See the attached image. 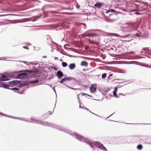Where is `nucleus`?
I'll return each instance as SVG.
<instances>
[{
	"label": "nucleus",
	"mask_w": 151,
	"mask_h": 151,
	"mask_svg": "<svg viewBox=\"0 0 151 151\" xmlns=\"http://www.w3.org/2000/svg\"><path fill=\"white\" fill-rule=\"evenodd\" d=\"M70 135L72 137H75L76 139L82 142H85L89 145L93 149H95L94 146L93 145H95V142L93 143L91 140L89 139L87 137H83L75 133H70Z\"/></svg>",
	"instance_id": "nucleus-1"
},
{
	"label": "nucleus",
	"mask_w": 151,
	"mask_h": 151,
	"mask_svg": "<svg viewBox=\"0 0 151 151\" xmlns=\"http://www.w3.org/2000/svg\"><path fill=\"white\" fill-rule=\"evenodd\" d=\"M40 124L44 126L51 127L60 131L66 133H67L69 134H70V132H69V131L67 129H64L60 126L57 125L53 123H50L45 121H42L41 120Z\"/></svg>",
	"instance_id": "nucleus-2"
},
{
	"label": "nucleus",
	"mask_w": 151,
	"mask_h": 151,
	"mask_svg": "<svg viewBox=\"0 0 151 151\" xmlns=\"http://www.w3.org/2000/svg\"><path fill=\"white\" fill-rule=\"evenodd\" d=\"M16 78L19 79L28 80L29 78L27 73H24L18 74Z\"/></svg>",
	"instance_id": "nucleus-3"
},
{
	"label": "nucleus",
	"mask_w": 151,
	"mask_h": 151,
	"mask_svg": "<svg viewBox=\"0 0 151 151\" xmlns=\"http://www.w3.org/2000/svg\"><path fill=\"white\" fill-rule=\"evenodd\" d=\"M95 145L98 148L102 150L103 151H108L103 144L100 142L95 141Z\"/></svg>",
	"instance_id": "nucleus-4"
},
{
	"label": "nucleus",
	"mask_w": 151,
	"mask_h": 151,
	"mask_svg": "<svg viewBox=\"0 0 151 151\" xmlns=\"http://www.w3.org/2000/svg\"><path fill=\"white\" fill-rule=\"evenodd\" d=\"M39 82V80L37 79L35 80L31 81L29 82H23L18 85L19 87H21L26 85H29V83H36L37 84Z\"/></svg>",
	"instance_id": "nucleus-5"
},
{
	"label": "nucleus",
	"mask_w": 151,
	"mask_h": 151,
	"mask_svg": "<svg viewBox=\"0 0 151 151\" xmlns=\"http://www.w3.org/2000/svg\"><path fill=\"white\" fill-rule=\"evenodd\" d=\"M138 27V25L136 23L131 24L128 27L127 30L129 32H131L132 31L136 29Z\"/></svg>",
	"instance_id": "nucleus-6"
},
{
	"label": "nucleus",
	"mask_w": 151,
	"mask_h": 151,
	"mask_svg": "<svg viewBox=\"0 0 151 151\" xmlns=\"http://www.w3.org/2000/svg\"><path fill=\"white\" fill-rule=\"evenodd\" d=\"M9 80L10 79L7 75H4L0 77V81H6Z\"/></svg>",
	"instance_id": "nucleus-7"
},
{
	"label": "nucleus",
	"mask_w": 151,
	"mask_h": 151,
	"mask_svg": "<svg viewBox=\"0 0 151 151\" xmlns=\"http://www.w3.org/2000/svg\"><path fill=\"white\" fill-rule=\"evenodd\" d=\"M96 84H91L90 88L91 93H93L96 91Z\"/></svg>",
	"instance_id": "nucleus-8"
},
{
	"label": "nucleus",
	"mask_w": 151,
	"mask_h": 151,
	"mask_svg": "<svg viewBox=\"0 0 151 151\" xmlns=\"http://www.w3.org/2000/svg\"><path fill=\"white\" fill-rule=\"evenodd\" d=\"M21 83V81L19 80H14L8 82L9 84L14 86L15 85H17L19 83H20V84L21 83Z\"/></svg>",
	"instance_id": "nucleus-9"
},
{
	"label": "nucleus",
	"mask_w": 151,
	"mask_h": 151,
	"mask_svg": "<svg viewBox=\"0 0 151 151\" xmlns=\"http://www.w3.org/2000/svg\"><path fill=\"white\" fill-rule=\"evenodd\" d=\"M56 76L59 79H60L64 76V74L62 71L60 70L57 72Z\"/></svg>",
	"instance_id": "nucleus-10"
},
{
	"label": "nucleus",
	"mask_w": 151,
	"mask_h": 151,
	"mask_svg": "<svg viewBox=\"0 0 151 151\" xmlns=\"http://www.w3.org/2000/svg\"><path fill=\"white\" fill-rule=\"evenodd\" d=\"M31 121H30L31 122L33 123H35L38 124H40L41 120L39 119H37L34 118H31Z\"/></svg>",
	"instance_id": "nucleus-11"
},
{
	"label": "nucleus",
	"mask_w": 151,
	"mask_h": 151,
	"mask_svg": "<svg viewBox=\"0 0 151 151\" xmlns=\"http://www.w3.org/2000/svg\"><path fill=\"white\" fill-rule=\"evenodd\" d=\"M12 86H10L8 85L7 84H4V83H1V86H0V87H3L4 88L7 89H9V87H12Z\"/></svg>",
	"instance_id": "nucleus-12"
},
{
	"label": "nucleus",
	"mask_w": 151,
	"mask_h": 151,
	"mask_svg": "<svg viewBox=\"0 0 151 151\" xmlns=\"http://www.w3.org/2000/svg\"><path fill=\"white\" fill-rule=\"evenodd\" d=\"M103 4L99 2H97L94 5V6L98 9L100 8L102 6Z\"/></svg>",
	"instance_id": "nucleus-13"
},
{
	"label": "nucleus",
	"mask_w": 151,
	"mask_h": 151,
	"mask_svg": "<svg viewBox=\"0 0 151 151\" xmlns=\"http://www.w3.org/2000/svg\"><path fill=\"white\" fill-rule=\"evenodd\" d=\"M149 52L151 53V49H149L148 47L144 48L143 49L142 52L145 53V52Z\"/></svg>",
	"instance_id": "nucleus-14"
},
{
	"label": "nucleus",
	"mask_w": 151,
	"mask_h": 151,
	"mask_svg": "<svg viewBox=\"0 0 151 151\" xmlns=\"http://www.w3.org/2000/svg\"><path fill=\"white\" fill-rule=\"evenodd\" d=\"M66 81L73 80L74 82H76L77 80L75 78L72 77H65Z\"/></svg>",
	"instance_id": "nucleus-15"
},
{
	"label": "nucleus",
	"mask_w": 151,
	"mask_h": 151,
	"mask_svg": "<svg viewBox=\"0 0 151 151\" xmlns=\"http://www.w3.org/2000/svg\"><path fill=\"white\" fill-rule=\"evenodd\" d=\"M76 65L74 63L70 64L69 65V68L70 70H73L76 68Z\"/></svg>",
	"instance_id": "nucleus-16"
},
{
	"label": "nucleus",
	"mask_w": 151,
	"mask_h": 151,
	"mask_svg": "<svg viewBox=\"0 0 151 151\" xmlns=\"http://www.w3.org/2000/svg\"><path fill=\"white\" fill-rule=\"evenodd\" d=\"M81 65L82 66H87L88 65V63L86 61H82L81 62Z\"/></svg>",
	"instance_id": "nucleus-17"
},
{
	"label": "nucleus",
	"mask_w": 151,
	"mask_h": 151,
	"mask_svg": "<svg viewBox=\"0 0 151 151\" xmlns=\"http://www.w3.org/2000/svg\"><path fill=\"white\" fill-rule=\"evenodd\" d=\"M83 109H85V110H86L87 111H89V112H90V113H91V114H94V115H95L98 117H101L100 116H99V115H97L96 114H95L94 113H93L92 112H91L90 110H89L87 108H86V107H85V108H83Z\"/></svg>",
	"instance_id": "nucleus-18"
},
{
	"label": "nucleus",
	"mask_w": 151,
	"mask_h": 151,
	"mask_svg": "<svg viewBox=\"0 0 151 151\" xmlns=\"http://www.w3.org/2000/svg\"><path fill=\"white\" fill-rule=\"evenodd\" d=\"M14 119L22 120L23 121H24L29 122H31L29 120H27L25 119H22L19 118L14 117Z\"/></svg>",
	"instance_id": "nucleus-19"
},
{
	"label": "nucleus",
	"mask_w": 151,
	"mask_h": 151,
	"mask_svg": "<svg viewBox=\"0 0 151 151\" xmlns=\"http://www.w3.org/2000/svg\"><path fill=\"white\" fill-rule=\"evenodd\" d=\"M93 36L98 37V35L96 34L95 33H93V34H89L87 35V37H91Z\"/></svg>",
	"instance_id": "nucleus-20"
},
{
	"label": "nucleus",
	"mask_w": 151,
	"mask_h": 151,
	"mask_svg": "<svg viewBox=\"0 0 151 151\" xmlns=\"http://www.w3.org/2000/svg\"><path fill=\"white\" fill-rule=\"evenodd\" d=\"M148 38V35H144L143 36H140V39H141V38H144L145 39H147Z\"/></svg>",
	"instance_id": "nucleus-21"
},
{
	"label": "nucleus",
	"mask_w": 151,
	"mask_h": 151,
	"mask_svg": "<svg viewBox=\"0 0 151 151\" xmlns=\"http://www.w3.org/2000/svg\"><path fill=\"white\" fill-rule=\"evenodd\" d=\"M65 81H66V80L65 78H65H62L61 79V80H60V83H62L63 84L64 83L63 82H65Z\"/></svg>",
	"instance_id": "nucleus-22"
},
{
	"label": "nucleus",
	"mask_w": 151,
	"mask_h": 151,
	"mask_svg": "<svg viewBox=\"0 0 151 151\" xmlns=\"http://www.w3.org/2000/svg\"><path fill=\"white\" fill-rule=\"evenodd\" d=\"M137 148L138 150H141L142 148V146L141 145H139L137 146Z\"/></svg>",
	"instance_id": "nucleus-23"
},
{
	"label": "nucleus",
	"mask_w": 151,
	"mask_h": 151,
	"mask_svg": "<svg viewBox=\"0 0 151 151\" xmlns=\"http://www.w3.org/2000/svg\"><path fill=\"white\" fill-rule=\"evenodd\" d=\"M62 65L63 67H65L67 66V64L65 62H63L62 63Z\"/></svg>",
	"instance_id": "nucleus-24"
},
{
	"label": "nucleus",
	"mask_w": 151,
	"mask_h": 151,
	"mask_svg": "<svg viewBox=\"0 0 151 151\" xmlns=\"http://www.w3.org/2000/svg\"><path fill=\"white\" fill-rule=\"evenodd\" d=\"M9 89L11 90H12L13 91L15 90V91H18L19 90V89L17 87H15V88H9Z\"/></svg>",
	"instance_id": "nucleus-25"
},
{
	"label": "nucleus",
	"mask_w": 151,
	"mask_h": 151,
	"mask_svg": "<svg viewBox=\"0 0 151 151\" xmlns=\"http://www.w3.org/2000/svg\"><path fill=\"white\" fill-rule=\"evenodd\" d=\"M113 95H114L116 97V98H118V97H119V96H117V94H116V92L115 91H113Z\"/></svg>",
	"instance_id": "nucleus-26"
},
{
	"label": "nucleus",
	"mask_w": 151,
	"mask_h": 151,
	"mask_svg": "<svg viewBox=\"0 0 151 151\" xmlns=\"http://www.w3.org/2000/svg\"><path fill=\"white\" fill-rule=\"evenodd\" d=\"M135 36L136 37H140V35L139 34V33H136L135 35H134V37H134Z\"/></svg>",
	"instance_id": "nucleus-27"
},
{
	"label": "nucleus",
	"mask_w": 151,
	"mask_h": 151,
	"mask_svg": "<svg viewBox=\"0 0 151 151\" xmlns=\"http://www.w3.org/2000/svg\"><path fill=\"white\" fill-rule=\"evenodd\" d=\"M106 76V73H103L102 75V78H105Z\"/></svg>",
	"instance_id": "nucleus-28"
},
{
	"label": "nucleus",
	"mask_w": 151,
	"mask_h": 151,
	"mask_svg": "<svg viewBox=\"0 0 151 151\" xmlns=\"http://www.w3.org/2000/svg\"><path fill=\"white\" fill-rule=\"evenodd\" d=\"M63 55H66V56H68L70 57H75L73 56V55H70L69 54H63Z\"/></svg>",
	"instance_id": "nucleus-29"
},
{
	"label": "nucleus",
	"mask_w": 151,
	"mask_h": 151,
	"mask_svg": "<svg viewBox=\"0 0 151 151\" xmlns=\"http://www.w3.org/2000/svg\"><path fill=\"white\" fill-rule=\"evenodd\" d=\"M18 90H19V89ZM17 91H18L17 92L15 91V92L18 93L20 94H22L23 93V91H20L18 90Z\"/></svg>",
	"instance_id": "nucleus-30"
},
{
	"label": "nucleus",
	"mask_w": 151,
	"mask_h": 151,
	"mask_svg": "<svg viewBox=\"0 0 151 151\" xmlns=\"http://www.w3.org/2000/svg\"><path fill=\"white\" fill-rule=\"evenodd\" d=\"M139 63L138 62H136V61H132V63H130V64H135L136 65H137V63Z\"/></svg>",
	"instance_id": "nucleus-31"
},
{
	"label": "nucleus",
	"mask_w": 151,
	"mask_h": 151,
	"mask_svg": "<svg viewBox=\"0 0 151 151\" xmlns=\"http://www.w3.org/2000/svg\"><path fill=\"white\" fill-rule=\"evenodd\" d=\"M109 11H110V12H111V13H114V12H116V11L115 10L113 9H110Z\"/></svg>",
	"instance_id": "nucleus-32"
},
{
	"label": "nucleus",
	"mask_w": 151,
	"mask_h": 151,
	"mask_svg": "<svg viewBox=\"0 0 151 151\" xmlns=\"http://www.w3.org/2000/svg\"><path fill=\"white\" fill-rule=\"evenodd\" d=\"M38 72H39V71H38V70H35V75H36V76H37V74H37V73H38Z\"/></svg>",
	"instance_id": "nucleus-33"
},
{
	"label": "nucleus",
	"mask_w": 151,
	"mask_h": 151,
	"mask_svg": "<svg viewBox=\"0 0 151 151\" xmlns=\"http://www.w3.org/2000/svg\"><path fill=\"white\" fill-rule=\"evenodd\" d=\"M94 32H101V30L98 29H94L93 30Z\"/></svg>",
	"instance_id": "nucleus-34"
},
{
	"label": "nucleus",
	"mask_w": 151,
	"mask_h": 151,
	"mask_svg": "<svg viewBox=\"0 0 151 151\" xmlns=\"http://www.w3.org/2000/svg\"><path fill=\"white\" fill-rule=\"evenodd\" d=\"M141 3H142L143 4H145V5H146L147 6H148V4L147 2H144L141 1Z\"/></svg>",
	"instance_id": "nucleus-35"
},
{
	"label": "nucleus",
	"mask_w": 151,
	"mask_h": 151,
	"mask_svg": "<svg viewBox=\"0 0 151 151\" xmlns=\"http://www.w3.org/2000/svg\"><path fill=\"white\" fill-rule=\"evenodd\" d=\"M15 15L14 14H6V15H0V17H1L4 16H6V15Z\"/></svg>",
	"instance_id": "nucleus-36"
},
{
	"label": "nucleus",
	"mask_w": 151,
	"mask_h": 151,
	"mask_svg": "<svg viewBox=\"0 0 151 151\" xmlns=\"http://www.w3.org/2000/svg\"><path fill=\"white\" fill-rule=\"evenodd\" d=\"M63 85L65 86H66L68 87V88H70V89H71L72 88V87H70L68 86H67V85H66L65 83H63Z\"/></svg>",
	"instance_id": "nucleus-37"
},
{
	"label": "nucleus",
	"mask_w": 151,
	"mask_h": 151,
	"mask_svg": "<svg viewBox=\"0 0 151 151\" xmlns=\"http://www.w3.org/2000/svg\"><path fill=\"white\" fill-rule=\"evenodd\" d=\"M63 85L65 86H66L68 87V88H70V89H71L72 88V87H70L68 86H67V85H66L65 83H63Z\"/></svg>",
	"instance_id": "nucleus-38"
},
{
	"label": "nucleus",
	"mask_w": 151,
	"mask_h": 151,
	"mask_svg": "<svg viewBox=\"0 0 151 151\" xmlns=\"http://www.w3.org/2000/svg\"><path fill=\"white\" fill-rule=\"evenodd\" d=\"M71 89H73V90H80V89L79 88H72H72H71Z\"/></svg>",
	"instance_id": "nucleus-39"
},
{
	"label": "nucleus",
	"mask_w": 151,
	"mask_h": 151,
	"mask_svg": "<svg viewBox=\"0 0 151 151\" xmlns=\"http://www.w3.org/2000/svg\"><path fill=\"white\" fill-rule=\"evenodd\" d=\"M6 116L7 117H9V118H14V117H12V116H9V115H7L6 114Z\"/></svg>",
	"instance_id": "nucleus-40"
},
{
	"label": "nucleus",
	"mask_w": 151,
	"mask_h": 151,
	"mask_svg": "<svg viewBox=\"0 0 151 151\" xmlns=\"http://www.w3.org/2000/svg\"><path fill=\"white\" fill-rule=\"evenodd\" d=\"M128 54H134V52H128Z\"/></svg>",
	"instance_id": "nucleus-41"
},
{
	"label": "nucleus",
	"mask_w": 151,
	"mask_h": 151,
	"mask_svg": "<svg viewBox=\"0 0 151 151\" xmlns=\"http://www.w3.org/2000/svg\"><path fill=\"white\" fill-rule=\"evenodd\" d=\"M19 72V71H15L12 73V74H17Z\"/></svg>",
	"instance_id": "nucleus-42"
},
{
	"label": "nucleus",
	"mask_w": 151,
	"mask_h": 151,
	"mask_svg": "<svg viewBox=\"0 0 151 151\" xmlns=\"http://www.w3.org/2000/svg\"><path fill=\"white\" fill-rule=\"evenodd\" d=\"M105 10H106V11L105 12V13H108L110 12L109 10H107L106 9H105Z\"/></svg>",
	"instance_id": "nucleus-43"
},
{
	"label": "nucleus",
	"mask_w": 151,
	"mask_h": 151,
	"mask_svg": "<svg viewBox=\"0 0 151 151\" xmlns=\"http://www.w3.org/2000/svg\"><path fill=\"white\" fill-rule=\"evenodd\" d=\"M83 95H88V96H90L91 97H92V96H91V95H88L87 94H86V93H83Z\"/></svg>",
	"instance_id": "nucleus-44"
},
{
	"label": "nucleus",
	"mask_w": 151,
	"mask_h": 151,
	"mask_svg": "<svg viewBox=\"0 0 151 151\" xmlns=\"http://www.w3.org/2000/svg\"><path fill=\"white\" fill-rule=\"evenodd\" d=\"M134 14L136 15H140V13L138 12H135V13H134Z\"/></svg>",
	"instance_id": "nucleus-45"
},
{
	"label": "nucleus",
	"mask_w": 151,
	"mask_h": 151,
	"mask_svg": "<svg viewBox=\"0 0 151 151\" xmlns=\"http://www.w3.org/2000/svg\"><path fill=\"white\" fill-rule=\"evenodd\" d=\"M0 114H1L2 115L4 116H6V114H5L1 113L0 112Z\"/></svg>",
	"instance_id": "nucleus-46"
},
{
	"label": "nucleus",
	"mask_w": 151,
	"mask_h": 151,
	"mask_svg": "<svg viewBox=\"0 0 151 151\" xmlns=\"http://www.w3.org/2000/svg\"><path fill=\"white\" fill-rule=\"evenodd\" d=\"M84 26V29H85L86 27V24L85 23H83L82 24Z\"/></svg>",
	"instance_id": "nucleus-47"
},
{
	"label": "nucleus",
	"mask_w": 151,
	"mask_h": 151,
	"mask_svg": "<svg viewBox=\"0 0 151 151\" xmlns=\"http://www.w3.org/2000/svg\"><path fill=\"white\" fill-rule=\"evenodd\" d=\"M23 47L24 48V49H27V50H29V48L28 47H25V46H23Z\"/></svg>",
	"instance_id": "nucleus-48"
},
{
	"label": "nucleus",
	"mask_w": 151,
	"mask_h": 151,
	"mask_svg": "<svg viewBox=\"0 0 151 151\" xmlns=\"http://www.w3.org/2000/svg\"><path fill=\"white\" fill-rule=\"evenodd\" d=\"M117 80H118L120 82H123V80L122 79H117Z\"/></svg>",
	"instance_id": "nucleus-49"
},
{
	"label": "nucleus",
	"mask_w": 151,
	"mask_h": 151,
	"mask_svg": "<svg viewBox=\"0 0 151 151\" xmlns=\"http://www.w3.org/2000/svg\"><path fill=\"white\" fill-rule=\"evenodd\" d=\"M40 9H34V10H32V11H35V10H37L38 11H39L40 10Z\"/></svg>",
	"instance_id": "nucleus-50"
},
{
	"label": "nucleus",
	"mask_w": 151,
	"mask_h": 151,
	"mask_svg": "<svg viewBox=\"0 0 151 151\" xmlns=\"http://www.w3.org/2000/svg\"><path fill=\"white\" fill-rule=\"evenodd\" d=\"M6 59V58H3V57L0 58V60H3L4 59Z\"/></svg>",
	"instance_id": "nucleus-51"
},
{
	"label": "nucleus",
	"mask_w": 151,
	"mask_h": 151,
	"mask_svg": "<svg viewBox=\"0 0 151 151\" xmlns=\"http://www.w3.org/2000/svg\"><path fill=\"white\" fill-rule=\"evenodd\" d=\"M115 35H114V36H116V37H119V35L117 34H114Z\"/></svg>",
	"instance_id": "nucleus-52"
},
{
	"label": "nucleus",
	"mask_w": 151,
	"mask_h": 151,
	"mask_svg": "<svg viewBox=\"0 0 151 151\" xmlns=\"http://www.w3.org/2000/svg\"><path fill=\"white\" fill-rule=\"evenodd\" d=\"M140 65L141 66H143V67H147V68H151V67H150V66H144V65Z\"/></svg>",
	"instance_id": "nucleus-53"
},
{
	"label": "nucleus",
	"mask_w": 151,
	"mask_h": 151,
	"mask_svg": "<svg viewBox=\"0 0 151 151\" xmlns=\"http://www.w3.org/2000/svg\"><path fill=\"white\" fill-rule=\"evenodd\" d=\"M135 1L136 2H138V3H141V1H139L138 0H136Z\"/></svg>",
	"instance_id": "nucleus-54"
},
{
	"label": "nucleus",
	"mask_w": 151,
	"mask_h": 151,
	"mask_svg": "<svg viewBox=\"0 0 151 151\" xmlns=\"http://www.w3.org/2000/svg\"><path fill=\"white\" fill-rule=\"evenodd\" d=\"M54 59L55 60H58V58L56 57H55Z\"/></svg>",
	"instance_id": "nucleus-55"
},
{
	"label": "nucleus",
	"mask_w": 151,
	"mask_h": 151,
	"mask_svg": "<svg viewBox=\"0 0 151 151\" xmlns=\"http://www.w3.org/2000/svg\"><path fill=\"white\" fill-rule=\"evenodd\" d=\"M84 35L86 37H87V35H88V34H87L86 33H85L84 34Z\"/></svg>",
	"instance_id": "nucleus-56"
},
{
	"label": "nucleus",
	"mask_w": 151,
	"mask_h": 151,
	"mask_svg": "<svg viewBox=\"0 0 151 151\" xmlns=\"http://www.w3.org/2000/svg\"><path fill=\"white\" fill-rule=\"evenodd\" d=\"M117 90V88H114V91H115L116 92Z\"/></svg>",
	"instance_id": "nucleus-57"
},
{
	"label": "nucleus",
	"mask_w": 151,
	"mask_h": 151,
	"mask_svg": "<svg viewBox=\"0 0 151 151\" xmlns=\"http://www.w3.org/2000/svg\"><path fill=\"white\" fill-rule=\"evenodd\" d=\"M64 13L65 14H71L70 13H67V12H65V13Z\"/></svg>",
	"instance_id": "nucleus-58"
},
{
	"label": "nucleus",
	"mask_w": 151,
	"mask_h": 151,
	"mask_svg": "<svg viewBox=\"0 0 151 151\" xmlns=\"http://www.w3.org/2000/svg\"><path fill=\"white\" fill-rule=\"evenodd\" d=\"M114 113L112 114L111 115H110L108 117H107L106 118V119H107V118H109V117H110V116H112L113 114H114Z\"/></svg>",
	"instance_id": "nucleus-59"
},
{
	"label": "nucleus",
	"mask_w": 151,
	"mask_h": 151,
	"mask_svg": "<svg viewBox=\"0 0 151 151\" xmlns=\"http://www.w3.org/2000/svg\"><path fill=\"white\" fill-rule=\"evenodd\" d=\"M6 60L8 61H15L14 60Z\"/></svg>",
	"instance_id": "nucleus-60"
},
{
	"label": "nucleus",
	"mask_w": 151,
	"mask_h": 151,
	"mask_svg": "<svg viewBox=\"0 0 151 151\" xmlns=\"http://www.w3.org/2000/svg\"><path fill=\"white\" fill-rule=\"evenodd\" d=\"M42 58H47V56H45V55L43 56H42Z\"/></svg>",
	"instance_id": "nucleus-61"
},
{
	"label": "nucleus",
	"mask_w": 151,
	"mask_h": 151,
	"mask_svg": "<svg viewBox=\"0 0 151 151\" xmlns=\"http://www.w3.org/2000/svg\"><path fill=\"white\" fill-rule=\"evenodd\" d=\"M112 76V74H111L109 75V76L108 77V78H109L110 76Z\"/></svg>",
	"instance_id": "nucleus-62"
},
{
	"label": "nucleus",
	"mask_w": 151,
	"mask_h": 151,
	"mask_svg": "<svg viewBox=\"0 0 151 151\" xmlns=\"http://www.w3.org/2000/svg\"><path fill=\"white\" fill-rule=\"evenodd\" d=\"M54 69L55 70H57V68H54Z\"/></svg>",
	"instance_id": "nucleus-63"
},
{
	"label": "nucleus",
	"mask_w": 151,
	"mask_h": 151,
	"mask_svg": "<svg viewBox=\"0 0 151 151\" xmlns=\"http://www.w3.org/2000/svg\"><path fill=\"white\" fill-rule=\"evenodd\" d=\"M51 112L50 111H49L48 113L50 114L51 115Z\"/></svg>",
	"instance_id": "nucleus-64"
}]
</instances>
